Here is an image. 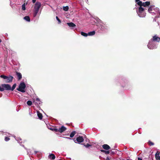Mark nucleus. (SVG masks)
Wrapping results in <instances>:
<instances>
[{
    "instance_id": "obj_40",
    "label": "nucleus",
    "mask_w": 160,
    "mask_h": 160,
    "mask_svg": "<svg viewBox=\"0 0 160 160\" xmlns=\"http://www.w3.org/2000/svg\"><path fill=\"white\" fill-rule=\"evenodd\" d=\"M126 160H130L129 159H127Z\"/></svg>"
},
{
    "instance_id": "obj_10",
    "label": "nucleus",
    "mask_w": 160,
    "mask_h": 160,
    "mask_svg": "<svg viewBox=\"0 0 160 160\" xmlns=\"http://www.w3.org/2000/svg\"><path fill=\"white\" fill-rule=\"evenodd\" d=\"M76 140L78 142L81 143L83 142L84 139L82 137L79 136L77 138Z\"/></svg>"
},
{
    "instance_id": "obj_31",
    "label": "nucleus",
    "mask_w": 160,
    "mask_h": 160,
    "mask_svg": "<svg viewBox=\"0 0 160 160\" xmlns=\"http://www.w3.org/2000/svg\"><path fill=\"white\" fill-rule=\"evenodd\" d=\"M84 146H85L86 148H88L89 147L91 146V145L89 144L88 143H87L86 145L84 144Z\"/></svg>"
},
{
    "instance_id": "obj_5",
    "label": "nucleus",
    "mask_w": 160,
    "mask_h": 160,
    "mask_svg": "<svg viewBox=\"0 0 160 160\" xmlns=\"http://www.w3.org/2000/svg\"><path fill=\"white\" fill-rule=\"evenodd\" d=\"M137 4L140 6L146 7L149 6L150 5V2L147 1L145 2H142L141 1H139L137 2Z\"/></svg>"
},
{
    "instance_id": "obj_36",
    "label": "nucleus",
    "mask_w": 160,
    "mask_h": 160,
    "mask_svg": "<svg viewBox=\"0 0 160 160\" xmlns=\"http://www.w3.org/2000/svg\"><path fill=\"white\" fill-rule=\"evenodd\" d=\"M135 1H136V2H138L139 1H140V0H135Z\"/></svg>"
},
{
    "instance_id": "obj_19",
    "label": "nucleus",
    "mask_w": 160,
    "mask_h": 160,
    "mask_svg": "<svg viewBox=\"0 0 160 160\" xmlns=\"http://www.w3.org/2000/svg\"><path fill=\"white\" fill-rule=\"evenodd\" d=\"M76 133V132L75 131H73L70 134V137L72 138L73 137Z\"/></svg>"
},
{
    "instance_id": "obj_18",
    "label": "nucleus",
    "mask_w": 160,
    "mask_h": 160,
    "mask_svg": "<svg viewBox=\"0 0 160 160\" xmlns=\"http://www.w3.org/2000/svg\"><path fill=\"white\" fill-rule=\"evenodd\" d=\"M24 19L26 21L29 22L30 21V17L28 16H26L24 18Z\"/></svg>"
},
{
    "instance_id": "obj_4",
    "label": "nucleus",
    "mask_w": 160,
    "mask_h": 160,
    "mask_svg": "<svg viewBox=\"0 0 160 160\" xmlns=\"http://www.w3.org/2000/svg\"><path fill=\"white\" fill-rule=\"evenodd\" d=\"M142 7L140 6L138 8V11H137V13L140 17H144L146 16V14L143 13V12L145 9Z\"/></svg>"
},
{
    "instance_id": "obj_35",
    "label": "nucleus",
    "mask_w": 160,
    "mask_h": 160,
    "mask_svg": "<svg viewBox=\"0 0 160 160\" xmlns=\"http://www.w3.org/2000/svg\"><path fill=\"white\" fill-rule=\"evenodd\" d=\"M106 160H110L109 158L108 157H107V158L106 159Z\"/></svg>"
},
{
    "instance_id": "obj_16",
    "label": "nucleus",
    "mask_w": 160,
    "mask_h": 160,
    "mask_svg": "<svg viewBox=\"0 0 160 160\" xmlns=\"http://www.w3.org/2000/svg\"><path fill=\"white\" fill-rule=\"evenodd\" d=\"M160 154V152L159 151H157L156 153L155 154V158L157 160H158V158H159V155Z\"/></svg>"
},
{
    "instance_id": "obj_26",
    "label": "nucleus",
    "mask_w": 160,
    "mask_h": 160,
    "mask_svg": "<svg viewBox=\"0 0 160 160\" xmlns=\"http://www.w3.org/2000/svg\"><path fill=\"white\" fill-rule=\"evenodd\" d=\"M0 77L4 79H6L7 78H8V76L4 75H1Z\"/></svg>"
},
{
    "instance_id": "obj_15",
    "label": "nucleus",
    "mask_w": 160,
    "mask_h": 160,
    "mask_svg": "<svg viewBox=\"0 0 160 160\" xmlns=\"http://www.w3.org/2000/svg\"><path fill=\"white\" fill-rule=\"evenodd\" d=\"M16 74L18 77V80H20L22 78V75L20 73L18 72H16Z\"/></svg>"
},
{
    "instance_id": "obj_41",
    "label": "nucleus",
    "mask_w": 160,
    "mask_h": 160,
    "mask_svg": "<svg viewBox=\"0 0 160 160\" xmlns=\"http://www.w3.org/2000/svg\"><path fill=\"white\" fill-rule=\"evenodd\" d=\"M143 0L144 1H145L146 0Z\"/></svg>"
},
{
    "instance_id": "obj_8",
    "label": "nucleus",
    "mask_w": 160,
    "mask_h": 160,
    "mask_svg": "<svg viewBox=\"0 0 160 160\" xmlns=\"http://www.w3.org/2000/svg\"><path fill=\"white\" fill-rule=\"evenodd\" d=\"M67 130V128L64 126H62L58 130V132L62 133Z\"/></svg>"
},
{
    "instance_id": "obj_22",
    "label": "nucleus",
    "mask_w": 160,
    "mask_h": 160,
    "mask_svg": "<svg viewBox=\"0 0 160 160\" xmlns=\"http://www.w3.org/2000/svg\"><path fill=\"white\" fill-rule=\"evenodd\" d=\"M63 9L64 11H67L68 10L69 8L68 6H66L65 7H63Z\"/></svg>"
},
{
    "instance_id": "obj_1",
    "label": "nucleus",
    "mask_w": 160,
    "mask_h": 160,
    "mask_svg": "<svg viewBox=\"0 0 160 160\" xmlns=\"http://www.w3.org/2000/svg\"><path fill=\"white\" fill-rule=\"evenodd\" d=\"M16 86V84L14 83L12 88H11L10 85L8 84H3L0 85V91H3L4 90H11L13 91L15 88Z\"/></svg>"
},
{
    "instance_id": "obj_32",
    "label": "nucleus",
    "mask_w": 160,
    "mask_h": 160,
    "mask_svg": "<svg viewBox=\"0 0 160 160\" xmlns=\"http://www.w3.org/2000/svg\"><path fill=\"white\" fill-rule=\"evenodd\" d=\"M56 19L58 21V23H60L61 22V21L60 19L58 18V16L56 17Z\"/></svg>"
},
{
    "instance_id": "obj_27",
    "label": "nucleus",
    "mask_w": 160,
    "mask_h": 160,
    "mask_svg": "<svg viewBox=\"0 0 160 160\" xmlns=\"http://www.w3.org/2000/svg\"><path fill=\"white\" fill-rule=\"evenodd\" d=\"M152 6H151L148 9V11L150 13H152Z\"/></svg>"
},
{
    "instance_id": "obj_30",
    "label": "nucleus",
    "mask_w": 160,
    "mask_h": 160,
    "mask_svg": "<svg viewBox=\"0 0 160 160\" xmlns=\"http://www.w3.org/2000/svg\"><path fill=\"white\" fill-rule=\"evenodd\" d=\"M4 140L5 141L7 142L10 140V138L8 137H6Z\"/></svg>"
},
{
    "instance_id": "obj_34",
    "label": "nucleus",
    "mask_w": 160,
    "mask_h": 160,
    "mask_svg": "<svg viewBox=\"0 0 160 160\" xmlns=\"http://www.w3.org/2000/svg\"><path fill=\"white\" fill-rule=\"evenodd\" d=\"M138 160H142V158H138Z\"/></svg>"
},
{
    "instance_id": "obj_25",
    "label": "nucleus",
    "mask_w": 160,
    "mask_h": 160,
    "mask_svg": "<svg viewBox=\"0 0 160 160\" xmlns=\"http://www.w3.org/2000/svg\"><path fill=\"white\" fill-rule=\"evenodd\" d=\"M27 103L28 105L30 106L32 105V103L31 101L28 100L27 102Z\"/></svg>"
},
{
    "instance_id": "obj_11",
    "label": "nucleus",
    "mask_w": 160,
    "mask_h": 160,
    "mask_svg": "<svg viewBox=\"0 0 160 160\" xmlns=\"http://www.w3.org/2000/svg\"><path fill=\"white\" fill-rule=\"evenodd\" d=\"M48 158L51 160H54L55 158V156L53 154L51 153L49 155Z\"/></svg>"
},
{
    "instance_id": "obj_13",
    "label": "nucleus",
    "mask_w": 160,
    "mask_h": 160,
    "mask_svg": "<svg viewBox=\"0 0 160 160\" xmlns=\"http://www.w3.org/2000/svg\"><path fill=\"white\" fill-rule=\"evenodd\" d=\"M67 24L70 27H76V25L72 22H67Z\"/></svg>"
},
{
    "instance_id": "obj_28",
    "label": "nucleus",
    "mask_w": 160,
    "mask_h": 160,
    "mask_svg": "<svg viewBox=\"0 0 160 160\" xmlns=\"http://www.w3.org/2000/svg\"><path fill=\"white\" fill-rule=\"evenodd\" d=\"M22 9L25 10L26 9L25 3L23 4L22 5Z\"/></svg>"
},
{
    "instance_id": "obj_3",
    "label": "nucleus",
    "mask_w": 160,
    "mask_h": 160,
    "mask_svg": "<svg viewBox=\"0 0 160 160\" xmlns=\"http://www.w3.org/2000/svg\"><path fill=\"white\" fill-rule=\"evenodd\" d=\"M26 86L24 82H21L20 84L19 87L17 88V90L22 92H25V89Z\"/></svg>"
},
{
    "instance_id": "obj_2",
    "label": "nucleus",
    "mask_w": 160,
    "mask_h": 160,
    "mask_svg": "<svg viewBox=\"0 0 160 160\" xmlns=\"http://www.w3.org/2000/svg\"><path fill=\"white\" fill-rule=\"evenodd\" d=\"M41 6V3L39 2H37L35 4L33 10L34 17H35L37 14Z\"/></svg>"
},
{
    "instance_id": "obj_38",
    "label": "nucleus",
    "mask_w": 160,
    "mask_h": 160,
    "mask_svg": "<svg viewBox=\"0 0 160 160\" xmlns=\"http://www.w3.org/2000/svg\"><path fill=\"white\" fill-rule=\"evenodd\" d=\"M1 42H2V40L1 39H0V43Z\"/></svg>"
},
{
    "instance_id": "obj_24",
    "label": "nucleus",
    "mask_w": 160,
    "mask_h": 160,
    "mask_svg": "<svg viewBox=\"0 0 160 160\" xmlns=\"http://www.w3.org/2000/svg\"><path fill=\"white\" fill-rule=\"evenodd\" d=\"M81 34L83 36H84V37H87L88 36V33H85L83 32H81Z\"/></svg>"
},
{
    "instance_id": "obj_9",
    "label": "nucleus",
    "mask_w": 160,
    "mask_h": 160,
    "mask_svg": "<svg viewBox=\"0 0 160 160\" xmlns=\"http://www.w3.org/2000/svg\"><path fill=\"white\" fill-rule=\"evenodd\" d=\"M13 78L11 76H9V77H8V78L6 79L5 82L6 83H10L12 82Z\"/></svg>"
},
{
    "instance_id": "obj_12",
    "label": "nucleus",
    "mask_w": 160,
    "mask_h": 160,
    "mask_svg": "<svg viewBox=\"0 0 160 160\" xmlns=\"http://www.w3.org/2000/svg\"><path fill=\"white\" fill-rule=\"evenodd\" d=\"M102 148L105 150H108L110 148L109 145L106 144H104L102 145Z\"/></svg>"
},
{
    "instance_id": "obj_21",
    "label": "nucleus",
    "mask_w": 160,
    "mask_h": 160,
    "mask_svg": "<svg viewBox=\"0 0 160 160\" xmlns=\"http://www.w3.org/2000/svg\"><path fill=\"white\" fill-rule=\"evenodd\" d=\"M101 151L102 152H104L106 154H108L110 153L109 151H106L104 150H101Z\"/></svg>"
},
{
    "instance_id": "obj_33",
    "label": "nucleus",
    "mask_w": 160,
    "mask_h": 160,
    "mask_svg": "<svg viewBox=\"0 0 160 160\" xmlns=\"http://www.w3.org/2000/svg\"><path fill=\"white\" fill-rule=\"evenodd\" d=\"M36 0H32V2L33 3H35L36 1Z\"/></svg>"
},
{
    "instance_id": "obj_20",
    "label": "nucleus",
    "mask_w": 160,
    "mask_h": 160,
    "mask_svg": "<svg viewBox=\"0 0 160 160\" xmlns=\"http://www.w3.org/2000/svg\"><path fill=\"white\" fill-rule=\"evenodd\" d=\"M35 101L36 102V103H37L38 105L40 104L41 103L39 99L38 98H36Z\"/></svg>"
},
{
    "instance_id": "obj_7",
    "label": "nucleus",
    "mask_w": 160,
    "mask_h": 160,
    "mask_svg": "<svg viewBox=\"0 0 160 160\" xmlns=\"http://www.w3.org/2000/svg\"><path fill=\"white\" fill-rule=\"evenodd\" d=\"M160 41V38H159L156 35H155L151 39V41L152 42H153V41L159 42Z\"/></svg>"
},
{
    "instance_id": "obj_39",
    "label": "nucleus",
    "mask_w": 160,
    "mask_h": 160,
    "mask_svg": "<svg viewBox=\"0 0 160 160\" xmlns=\"http://www.w3.org/2000/svg\"><path fill=\"white\" fill-rule=\"evenodd\" d=\"M37 152V151H36V152H35V153H37V152Z\"/></svg>"
},
{
    "instance_id": "obj_17",
    "label": "nucleus",
    "mask_w": 160,
    "mask_h": 160,
    "mask_svg": "<svg viewBox=\"0 0 160 160\" xmlns=\"http://www.w3.org/2000/svg\"><path fill=\"white\" fill-rule=\"evenodd\" d=\"M95 32L93 31L92 32H90L88 33V35L89 36H92L95 34Z\"/></svg>"
},
{
    "instance_id": "obj_14",
    "label": "nucleus",
    "mask_w": 160,
    "mask_h": 160,
    "mask_svg": "<svg viewBox=\"0 0 160 160\" xmlns=\"http://www.w3.org/2000/svg\"><path fill=\"white\" fill-rule=\"evenodd\" d=\"M37 113L38 116L40 119H42V114L40 113L39 111H37Z\"/></svg>"
},
{
    "instance_id": "obj_6",
    "label": "nucleus",
    "mask_w": 160,
    "mask_h": 160,
    "mask_svg": "<svg viewBox=\"0 0 160 160\" xmlns=\"http://www.w3.org/2000/svg\"><path fill=\"white\" fill-rule=\"evenodd\" d=\"M148 47L149 48L151 49H154L157 48L156 45L155 44H154L153 42L151 41L149 42L148 45Z\"/></svg>"
},
{
    "instance_id": "obj_29",
    "label": "nucleus",
    "mask_w": 160,
    "mask_h": 160,
    "mask_svg": "<svg viewBox=\"0 0 160 160\" xmlns=\"http://www.w3.org/2000/svg\"><path fill=\"white\" fill-rule=\"evenodd\" d=\"M148 144L150 146H152L154 145V143L153 142H151L150 141H149L148 142Z\"/></svg>"
},
{
    "instance_id": "obj_23",
    "label": "nucleus",
    "mask_w": 160,
    "mask_h": 160,
    "mask_svg": "<svg viewBox=\"0 0 160 160\" xmlns=\"http://www.w3.org/2000/svg\"><path fill=\"white\" fill-rule=\"evenodd\" d=\"M50 129L52 130V131H54L56 132H58V129L57 128H50Z\"/></svg>"
},
{
    "instance_id": "obj_37",
    "label": "nucleus",
    "mask_w": 160,
    "mask_h": 160,
    "mask_svg": "<svg viewBox=\"0 0 160 160\" xmlns=\"http://www.w3.org/2000/svg\"><path fill=\"white\" fill-rule=\"evenodd\" d=\"M158 160H160V156L159 158H158Z\"/></svg>"
}]
</instances>
